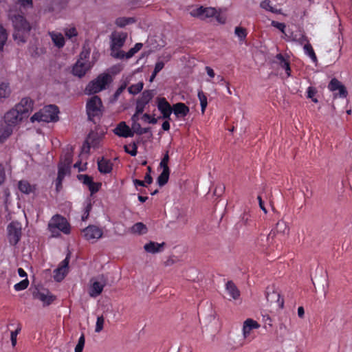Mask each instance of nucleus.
<instances>
[{
    "instance_id": "f257e3e1",
    "label": "nucleus",
    "mask_w": 352,
    "mask_h": 352,
    "mask_svg": "<svg viewBox=\"0 0 352 352\" xmlns=\"http://www.w3.org/2000/svg\"><path fill=\"white\" fill-rule=\"evenodd\" d=\"M33 109V101L29 98H23L21 100L9 110L4 116L6 126L13 127L20 124L22 120L29 116Z\"/></svg>"
},
{
    "instance_id": "f03ea898",
    "label": "nucleus",
    "mask_w": 352,
    "mask_h": 352,
    "mask_svg": "<svg viewBox=\"0 0 352 352\" xmlns=\"http://www.w3.org/2000/svg\"><path fill=\"white\" fill-rule=\"evenodd\" d=\"M9 18L12 22L14 32L13 37L18 43H25V36L29 33L31 27L24 16L19 14H16L10 11Z\"/></svg>"
},
{
    "instance_id": "7ed1b4c3",
    "label": "nucleus",
    "mask_w": 352,
    "mask_h": 352,
    "mask_svg": "<svg viewBox=\"0 0 352 352\" xmlns=\"http://www.w3.org/2000/svg\"><path fill=\"white\" fill-rule=\"evenodd\" d=\"M113 79L110 74L102 73L98 75L94 80L88 83L85 89L87 95L97 94L107 89Z\"/></svg>"
},
{
    "instance_id": "20e7f679",
    "label": "nucleus",
    "mask_w": 352,
    "mask_h": 352,
    "mask_svg": "<svg viewBox=\"0 0 352 352\" xmlns=\"http://www.w3.org/2000/svg\"><path fill=\"white\" fill-rule=\"evenodd\" d=\"M59 113L58 109L56 105L50 104L44 107L38 112L35 113L30 118L32 122L37 121L38 122H50L58 120Z\"/></svg>"
},
{
    "instance_id": "39448f33",
    "label": "nucleus",
    "mask_w": 352,
    "mask_h": 352,
    "mask_svg": "<svg viewBox=\"0 0 352 352\" xmlns=\"http://www.w3.org/2000/svg\"><path fill=\"white\" fill-rule=\"evenodd\" d=\"M127 34L126 32H115L111 35V55L118 59H122L124 51L120 48L124 45Z\"/></svg>"
},
{
    "instance_id": "423d86ee",
    "label": "nucleus",
    "mask_w": 352,
    "mask_h": 352,
    "mask_svg": "<svg viewBox=\"0 0 352 352\" xmlns=\"http://www.w3.org/2000/svg\"><path fill=\"white\" fill-rule=\"evenodd\" d=\"M48 229L53 236L58 235V230L66 234L70 232V226L67 219L58 214L52 217L48 223Z\"/></svg>"
},
{
    "instance_id": "0eeeda50",
    "label": "nucleus",
    "mask_w": 352,
    "mask_h": 352,
    "mask_svg": "<svg viewBox=\"0 0 352 352\" xmlns=\"http://www.w3.org/2000/svg\"><path fill=\"white\" fill-rule=\"evenodd\" d=\"M86 110L90 120H92L95 117L100 116L102 112L101 99L97 96L91 97L87 102Z\"/></svg>"
},
{
    "instance_id": "6e6552de",
    "label": "nucleus",
    "mask_w": 352,
    "mask_h": 352,
    "mask_svg": "<svg viewBox=\"0 0 352 352\" xmlns=\"http://www.w3.org/2000/svg\"><path fill=\"white\" fill-rule=\"evenodd\" d=\"M89 52H82L80 54V59L78 60L72 69L74 75L81 78L85 76L86 72L91 68V65L87 60L89 57Z\"/></svg>"
},
{
    "instance_id": "1a4fd4ad",
    "label": "nucleus",
    "mask_w": 352,
    "mask_h": 352,
    "mask_svg": "<svg viewBox=\"0 0 352 352\" xmlns=\"http://www.w3.org/2000/svg\"><path fill=\"white\" fill-rule=\"evenodd\" d=\"M90 283L89 294L91 297L96 298L103 291L104 286L107 285V279L102 275L96 278H91Z\"/></svg>"
},
{
    "instance_id": "9d476101",
    "label": "nucleus",
    "mask_w": 352,
    "mask_h": 352,
    "mask_svg": "<svg viewBox=\"0 0 352 352\" xmlns=\"http://www.w3.org/2000/svg\"><path fill=\"white\" fill-rule=\"evenodd\" d=\"M7 229L10 243L12 245H15L21 239V225L19 222L12 221L8 226Z\"/></svg>"
},
{
    "instance_id": "9b49d317",
    "label": "nucleus",
    "mask_w": 352,
    "mask_h": 352,
    "mask_svg": "<svg viewBox=\"0 0 352 352\" xmlns=\"http://www.w3.org/2000/svg\"><path fill=\"white\" fill-rule=\"evenodd\" d=\"M217 14V10L212 7H203L195 8L190 11V15L194 17H198L201 19L213 17Z\"/></svg>"
},
{
    "instance_id": "f8f14e48",
    "label": "nucleus",
    "mask_w": 352,
    "mask_h": 352,
    "mask_svg": "<svg viewBox=\"0 0 352 352\" xmlns=\"http://www.w3.org/2000/svg\"><path fill=\"white\" fill-rule=\"evenodd\" d=\"M85 238L88 241H96L102 236V230L96 226H89L83 230Z\"/></svg>"
},
{
    "instance_id": "ddd939ff",
    "label": "nucleus",
    "mask_w": 352,
    "mask_h": 352,
    "mask_svg": "<svg viewBox=\"0 0 352 352\" xmlns=\"http://www.w3.org/2000/svg\"><path fill=\"white\" fill-rule=\"evenodd\" d=\"M157 106L158 110L161 112L163 119H170L173 113V107L168 102L165 98H157Z\"/></svg>"
},
{
    "instance_id": "4468645a",
    "label": "nucleus",
    "mask_w": 352,
    "mask_h": 352,
    "mask_svg": "<svg viewBox=\"0 0 352 352\" xmlns=\"http://www.w3.org/2000/svg\"><path fill=\"white\" fill-rule=\"evenodd\" d=\"M33 297L35 299L41 300L43 305H50L55 299V297L47 290L36 289L33 292Z\"/></svg>"
},
{
    "instance_id": "2eb2a0df",
    "label": "nucleus",
    "mask_w": 352,
    "mask_h": 352,
    "mask_svg": "<svg viewBox=\"0 0 352 352\" xmlns=\"http://www.w3.org/2000/svg\"><path fill=\"white\" fill-rule=\"evenodd\" d=\"M69 262V257L67 256L66 258L61 262L60 265L54 270V278L56 281H61L67 273L68 265Z\"/></svg>"
},
{
    "instance_id": "dca6fc26",
    "label": "nucleus",
    "mask_w": 352,
    "mask_h": 352,
    "mask_svg": "<svg viewBox=\"0 0 352 352\" xmlns=\"http://www.w3.org/2000/svg\"><path fill=\"white\" fill-rule=\"evenodd\" d=\"M100 143V138L96 133L91 132L89 134L82 146V151L88 153L91 146L98 147Z\"/></svg>"
},
{
    "instance_id": "f3484780",
    "label": "nucleus",
    "mask_w": 352,
    "mask_h": 352,
    "mask_svg": "<svg viewBox=\"0 0 352 352\" xmlns=\"http://www.w3.org/2000/svg\"><path fill=\"white\" fill-rule=\"evenodd\" d=\"M113 132L120 137L128 138L133 136V132L124 122L119 123L113 130Z\"/></svg>"
},
{
    "instance_id": "a211bd4d",
    "label": "nucleus",
    "mask_w": 352,
    "mask_h": 352,
    "mask_svg": "<svg viewBox=\"0 0 352 352\" xmlns=\"http://www.w3.org/2000/svg\"><path fill=\"white\" fill-rule=\"evenodd\" d=\"M266 298L270 303L276 302L280 307H283V300L280 298V294L273 289H267L266 292Z\"/></svg>"
},
{
    "instance_id": "6ab92c4d",
    "label": "nucleus",
    "mask_w": 352,
    "mask_h": 352,
    "mask_svg": "<svg viewBox=\"0 0 352 352\" xmlns=\"http://www.w3.org/2000/svg\"><path fill=\"white\" fill-rule=\"evenodd\" d=\"M190 111L189 107L184 103L177 102L173 106V112L177 118H184Z\"/></svg>"
},
{
    "instance_id": "aec40b11",
    "label": "nucleus",
    "mask_w": 352,
    "mask_h": 352,
    "mask_svg": "<svg viewBox=\"0 0 352 352\" xmlns=\"http://www.w3.org/2000/svg\"><path fill=\"white\" fill-rule=\"evenodd\" d=\"M260 327V325L259 324L252 320V319H247L244 323H243V337L245 338H247L252 329H258Z\"/></svg>"
},
{
    "instance_id": "412c9836",
    "label": "nucleus",
    "mask_w": 352,
    "mask_h": 352,
    "mask_svg": "<svg viewBox=\"0 0 352 352\" xmlns=\"http://www.w3.org/2000/svg\"><path fill=\"white\" fill-rule=\"evenodd\" d=\"M164 243H159L154 241H150L144 245V250L151 254H156L163 250Z\"/></svg>"
},
{
    "instance_id": "4be33fe9",
    "label": "nucleus",
    "mask_w": 352,
    "mask_h": 352,
    "mask_svg": "<svg viewBox=\"0 0 352 352\" xmlns=\"http://www.w3.org/2000/svg\"><path fill=\"white\" fill-rule=\"evenodd\" d=\"M48 34L50 35L54 45L58 48H62L65 45V38L63 35L58 32H49Z\"/></svg>"
},
{
    "instance_id": "5701e85b",
    "label": "nucleus",
    "mask_w": 352,
    "mask_h": 352,
    "mask_svg": "<svg viewBox=\"0 0 352 352\" xmlns=\"http://www.w3.org/2000/svg\"><path fill=\"white\" fill-rule=\"evenodd\" d=\"M226 290L227 294L234 300H237L240 297V292L232 281H228L226 284Z\"/></svg>"
},
{
    "instance_id": "b1692460",
    "label": "nucleus",
    "mask_w": 352,
    "mask_h": 352,
    "mask_svg": "<svg viewBox=\"0 0 352 352\" xmlns=\"http://www.w3.org/2000/svg\"><path fill=\"white\" fill-rule=\"evenodd\" d=\"M98 170L101 173H109L112 170V163L102 157L101 160L98 162Z\"/></svg>"
},
{
    "instance_id": "393cba45",
    "label": "nucleus",
    "mask_w": 352,
    "mask_h": 352,
    "mask_svg": "<svg viewBox=\"0 0 352 352\" xmlns=\"http://www.w3.org/2000/svg\"><path fill=\"white\" fill-rule=\"evenodd\" d=\"M18 188L21 192L27 195L34 192L36 190V186L30 184L26 180L20 181L18 184Z\"/></svg>"
},
{
    "instance_id": "a878e982",
    "label": "nucleus",
    "mask_w": 352,
    "mask_h": 352,
    "mask_svg": "<svg viewBox=\"0 0 352 352\" xmlns=\"http://www.w3.org/2000/svg\"><path fill=\"white\" fill-rule=\"evenodd\" d=\"M148 231L147 227L142 222L135 223L131 228L130 232L135 234H144Z\"/></svg>"
},
{
    "instance_id": "bb28decb",
    "label": "nucleus",
    "mask_w": 352,
    "mask_h": 352,
    "mask_svg": "<svg viewBox=\"0 0 352 352\" xmlns=\"http://www.w3.org/2000/svg\"><path fill=\"white\" fill-rule=\"evenodd\" d=\"M154 95V90H145L142 92L140 98L138 100V101L146 105L152 100Z\"/></svg>"
},
{
    "instance_id": "cd10ccee",
    "label": "nucleus",
    "mask_w": 352,
    "mask_h": 352,
    "mask_svg": "<svg viewBox=\"0 0 352 352\" xmlns=\"http://www.w3.org/2000/svg\"><path fill=\"white\" fill-rule=\"evenodd\" d=\"M277 60L279 63L280 66L285 70L287 76H290V66L289 63L287 60L285 59L283 56L280 54H278L276 56Z\"/></svg>"
},
{
    "instance_id": "c85d7f7f",
    "label": "nucleus",
    "mask_w": 352,
    "mask_h": 352,
    "mask_svg": "<svg viewBox=\"0 0 352 352\" xmlns=\"http://www.w3.org/2000/svg\"><path fill=\"white\" fill-rule=\"evenodd\" d=\"M135 21L133 17H118L115 21V24L120 27L124 28L126 25L133 23Z\"/></svg>"
},
{
    "instance_id": "c756f323",
    "label": "nucleus",
    "mask_w": 352,
    "mask_h": 352,
    "mask_svg": "<svg viewBox=\"0 0 352 352\" xmlns=\"http://www.w3.org/2000/svg\"><path fill=\"white\" fill-rule=\"evenodd\" d=\"M70 166L59 164L58 172L57 179L59 181V184L62 183L65 176L69 172Z\"/></svg>"
},
{
    "instance_id": "7c9ffc66",
    "label": "nucleus",
    "mask_w": 352,
    "mask_h": 352,
    "mask_svg": "<svg viewBox=\"0 0 352 352\" xmlns=\"http://www.w3.org/2000/svg\"><path fill=\"white\" fill-rule=\"evenodd\" d=\"M261 8L263 9L271 12L272 13H277L278 10L275 7V6L272 3L270 0H264L260 3Z\"/></svg>"
},
{
    "instance_id": "2f4dec72",
    "label": "nucleus",
    "mask_w": 352,
    "mask_h": 352,
    "mask_svg": "<svg viewBox=\"0 0 352 352\" xmlns=\"http://www.w3.org/2000/svg\"><path fill=\"white\" fill-rule=\"evenodd\" d=\"M303 49L305 54L309 56L313 62L316 63L317 61V57L311 44L309 42L306 43Z\"/></svg>"
},
{
    "instance_id": "473e14b6",
    "label": "nucleus",
    "mask_w": 352,
    "mask_h": 352,
    "mask_svg": "<svg viewBox=\"0 0 352 352\" xmlns=\"http://www.w3.org/2000/svg\"><path fill=\"white\" fill-rule=\"evenodd\" d=\"M170 170H162V172L157 177V183L160 186H164L168 181Z\"/></svg>"
},
{
    "instance_id": "72a5a7b5",
    "label": "nucleus",
    "mask_w": 352,
    "mask_h": 352,
    "mask_svg": "<svg viewBox=\"0 0 352 352\" xmlns=\"http://www.w3.org/2000/svg\"><path fill=\"white\" fill-rule=\"evenodd\" d=\"M11 93V90L8 83L1 82L0 83V98H8Z\"/></svg>"
},
{
    "instance_id": "f704fd0d",
    "label": "nucleus",
    "mask_w": 352,
    "mask_h": 352,
    "mask_svg": "<svg viewBox=\"0 0 352 352\" xmlns=\"http://www.w3.org/2000/svg\"><path fill=\"white\" fill-rule=\"evenodd\" d=\"M274 231H275V233L277 232L279 234H285L288 233L289 228L285 221H280L276 223L275 230Z\"/></svg>"
},
{
    "instance_id": "c9c22d12",
    "label": "nucleus",
    "mask_w": 352,
    "mask_h": 352,
    "mask_svg": "<svg viewBox=\"0 0 352 352\" xmlns=\"http://www.w3.org/2000/svg\"><path fill=\"white\" fill-rule=\"evenodd\" d=\"M12 133V129L10 126L0 127V142H3Z\"/></svg>"
},
{
    "instance_id": "e433bc0d",
    "label": "nucleus",
    "mask_w": 352,
    "mask_h": 352,
    "mask_svg": "<svg viewBox=\"0 0 352 352\" xmlns=\"http://www.w3.org/2000/svg\"><path fill=\"white\" fill-rule=\"evenodd\" d=\"M128 82L126 81H124L116 91L114 94L113 95L112 98H111L110 101L111 102H115L118 100V98L120 97V94L124 91V90L126 89L127 86Z\"/></svg>"
},
{
    "instance_id": "4c0bfd02",
    "label": "nucleus",
    "mask_w": 352,
    "mask_h": 352,
    "mask_svg": "<svg viewBox=\"0 0 352 352\" xmlns=\"http://www.w3.org/2000/svg\"><path fill=\"white\" fill-rule=\"evenodd\" d=\"M143 82H139L137 84L132 85L128 88L129 92L132 95H136L139 94L143 89Z\"/></svg>"
},
{
    "instance_id": "58836bf2",
    "label": "nucleus",
    "mask_w": 352,
    "mask_h": 352,
    "mask_svg": "<svg viewBox=\"0 0 352 352\" xmlns=\"http://www.w3.org/2000/svg\"><path fill=\"white\" fill-rule=\"evenodd\" d=\"M8 38V34L6 29L0 25V52L3 51V46L5 45Z\"/></svg>"
},
{
    "instance_id": "ea45409f",
    "label": "nucleus",
    "mask_w": 352,
    "mask_h": 352,
    "mask_svg": "<svg viewBox=\"0 0 352 352\" xmlns=\"http://www.w3.org/2000/svg\"><path fill=\"white\" fill-rule=\"evenodd\" d=\"M198 98L200 102L201 112L202 113H204L208 104L207 97L205 95V94L201 90L198 91Z\"/></svg>"
},
{
    "instance_id": "a19ab883",
    "label": "nucleus",
    "mask_w": 352,
    "mask_h": 352,
    "mask_svg": "<svg viewBox=\"0 0 352 352\" xmlns=\"http://www.w3.org/2000/svg\"><path fill=\"white\" fill-rule=\"evenodd\" d=\"M234 34L240 41H243L247 36V31L242 27H236Z\"/></svg>"
},
{
    "instance_id": "79ce46f5",
    "label": "nucleus",
    "mask_w": 352,
    "mask_h": 352,
    "mask_svg": "<svg viewBox=\"0 0 352 352\" xmlns=\"http://www.w3.org/2000/svg\"><path fill=\"white\" fill-rule=\"evenodd\" d=\"M64 33L68 38H72L78 35V32L75 27H69L65 28Z\"/></svg>"
},
{
    "instance_id": "37998d69",
    "label": "nucleus",
    "mask_w": 352,
    "mask_h": 352,
    "mask_svg": "<svg viewBox=\"0 0 352 352\" xmlns=\"http://www.w3.org/2000/svg\"><path fill=\"white\" fill-rule=\"evenodd\" d=\"M124 151L131 156H135L138 153V146L135 143L124 146Z\"/></svg>"
},
{
    "instance_id": "c03bdc74",
    "label": "nucleus",
    "mask_w": 352,
    "mask_h": 352,
    "mask_svg": "<svg viewBox=\"0 0 352 352\" xmlns=\"http://www.w3.org/2000/svg\"><path fill=\"white\" fill-rule=\"evenodd\" d=\"M29 285V280L27 278H25L24 280L20 281L19 283L15 284L14 285V288L16 291H21L28 287Z\"/></svg>"
},
{
    "instance_id": "a18cd8bd",
    "label": "nucleus",
    "mask_w": 352,
    "mask_h": 352,
    "mask_svg": "<svg viewBox=\"0 0 352 352\" xmlns=\"http://www.w3.org/2000/svg\"><path fill=\"white\" fill-rule=\"evenodd\" d=\"M104 323V317L102 316H98L96 323V327H95L96 333H100L103 329Z\"/></svg>"
},
{
    "instance_id": "49530a36",
    "label": "nucleus",
    "mask_w": 352,
    "mask_h": 352,
    "mask_svg": "<svg viewBox=\"0 0 352 352\" xmlns=\"http://www.w3.org/2000/svg\"><path fill=\"white\" fill-rule=\"evenodd\" d=\"M342 85V83L336 78H333L329 85L328 88L331 91H336L337 89Z\"/></svg>"
},
{
    "instance_id": "de8ad7c7",
    "label": "nucleus",
    "mask_w": 352,
    "mask_h": 352,
    "mask_svg": "<svg viewBox=\"0 0 352 352\" xmlns=\"http://www.w3.org/2000/svg\"><path fill=\"white\" fill-rule=\"evenodd\" d=\"M72 162V152L68 150L67 152L64 155V157L61 160V162L60 164H62L64 165H67L68 166H70Z\"/></svg>"
},
{
    "instance_id": "09e8293b",
    "label": "nucleus",
    "mask_w": 352,
    "mask_h": 352,
    "mask_svg": "<svg viewBox=\"0 0 352 352\" xmlns=\"http://www.w3.org/2000/svg\"><path fill=\"white\" fill-rule=\"evenodd\" d=\"M91 209V204L90 201H87L85 205L84 212L82 215V221H85L86 219H87L89 215Z\"/></svg>"
},
{
    "instance_id": "8fccbe9b",
    "label": "nucleus",
    "mask_w": 352,
    "mask_h": 352,
    "mask_svg": "<svg viewBox=\"0 0 352 352\" xmlns=\"http://www.w3.org/2000/svg\"><path fill=\"white\" fill-rule=\"evenodd\" d=\"M85 336L82 334L78 339V342L75 347L74 352H82V350H83V348L85 346Z\"/></svg>"
},
{
    "instance_id": "3c124183",
    "label": "nucleus",
    "mask_w": 352,
    "mask_h": 352,
    "mask_svg": "<svg viewBox=\"0 0 352 352\" xmlns=\"http://www.w3.org/2000/svg\"><path fill=\"white\" fill-rule=\"evenodd\" d=\"M168 161H169V156H168V152H166L160 164V166L162 169L170 170L168 168Z\"/></svg>"
},
{
    "instance_id": "603ef678",
    "label": "nucleus",
    "mask_w": 352,
    "mask_h": 352,
    "mask_svg": "<svg viewBox=\"0 0 352 352\" xmlns=\"http://www.w3.org/2000/svg\"><path fill=\"white\" fill-rule=\"evenodd\" d=\"M307 93V98H311L312 101L315 103L318 102V100L316 98H314L316 95V90L313 87H309Z\"/></svg>"
},
{
    "instance_id": "864d4df0",
    "label": "nucleus",
    "mask_w": 352,
    "mask_h": 352,
    "mask_svg": "<svg viewBox=\"0 0 352 352\" xmlns=\"http://www.w3.org/2000/svg\"><path fill=\"white\" fill-rule=\"evenodd\" d=\"M80 179H82L83 184L89 186L91 184L93 185L92 178L87 175H80L79 176Z\"/></svg>"
},
{
    "instance_id": "5fc2aeb1",
    "label": "nucleus",
    "mask_w": 352,
    "mask_h": 352,
    "mask_svg": "<svg viewBox=\"0 0 352 352\" xmlns=\"http://www.w3.org/2000/svg\"><path fill=\"white\" fill-rule=\"evenodd\" d=\"M271 24L273 27L278 29L282 32H285V29L286 28L285 23L272 21Z\"/></svg>"
},
{
    "instance_id": "6e6d98bb",
    "label": "nucleus",
    "mask_w": 352,
    "mask_h": 352,
    "mask_svg": "<svg viewBox=\"0 0 352 352\" xmlns=\"http://www.w3.org/2000/svg\"><path fill=\"white\" fill-rule=\"evenodd\" d=\"M338 91V94L337 95L339 96L340 98H346L347 96V91L345 88V87L342 84V85L337 89Z\"/></svg>"
},
{
    "instance_id": "4d7b16f0",
    "label": "nucleus",
    "mask_w": 352,
    "mask_h": 352,
    "mask_svg": "<svg viewBox=\"0 0 352 352\" xmlns=\"http://www.w3.org/2000/svg\"><path fill=\"white\" fill-rule=\"evenodd\" d=\"M19 330L20 329H16L14 331H12L10 333V340H11L12 346H15V345L16 344V337L19 332Z\"/></svg>"
},
{
    "instance_id": "13d9d810",
    "label": "nucleus",
    "mask_w": 352,
    "mask_h": 352,
    "mask_svg": "<svg viewBox=\"0 0 352 352\" xmlns=\"http://www.w3.org/2000/svg\"><path fill=\"white\" fill-rule=\"evenodd\" d=\"M6 180V171L3 166L0 163V186H1Z\"/></svg>"
},
{
    "instance_id": "bf43d9fd",
    "label": "nucleus",
    "mask_w": 352,
    "mask_h": 352,
    "mask_svg": "<svg viewBox=\"0 0 352 352\" xmlns=\"http://www.w3.org/2000/svg\"><path fill=\"white\" fill-rule=\"evenodd\" d=\"M145 106H146V104L137 100L136 107H135V112L137 113L141 114L144 111Z\"/></svg>"
},
{
    "instance_id": "052dcab7",
    "label": "nucleus",
    "mask_w": 352,
    "mask_h": 352,
    "mask_svg": "<svg viewBox=\"0 0 352 352\" xmlns=\"http://www.w3.org/2000/svg\"><path fill=\"white\" fill-rule=\"evenodd\" d=\"M216 20L221 24H224L226 21V17L224 15L221 14L217 11V14L214 16Z\"/></svg>"
},
{
    "instance_id": "680f3d73",
    "label": "nucleus",
    "mask_w": 352,
    "mask_h": 352,
    "mask_svg": "<svg viewBox=\"0 0 352 352\" xmlns=\"http://www.w3.org/2000/svg\"><path fill=\"white\" fill-rule=\"evenodd\" d=\"M164 67V62L162 61H158L156 63L155 65V68H154V70L153 72H155V73H159Z\"/></svg>"
},
{
    "instance_id": "e2e57ef3",
    "label": "nucleus",
    "mask_w": 352,
    "mask_h": 352,
    "mask_svg": "<svg viewBox=\"0 0 352 352\" xmlns=\"http://www.w3.org/2000/svg\"><path fill=\"white\" fill-rule=\"evenodd\" d=\"M131 129L133 130V133H136L139 135V132L142 130L141 125L139 122L132 123Z\"/></svg>"
},
{
    "instance_id": "0e129e2a",
    "label": "nucleus",
    "mask_w": 352,
    "mask_h": 352,
    "mask_svg": "<svg viewBox=\"0 0 352 352\" xmlns=\"http://www.w3.org/2000/svg\"><path fill=\"white\" fill-rule=\"evenodd\" d=\"M135 50L133 48L130 49L126 53L124 52L122 58H125L126 59H129L135 55Z\"/></svg>"
},
{
    "instance_id": "69168bd1",
    "label": "nucleus",
    "mask_w": 352,
    "mask_h": 352,
    "mask_svg": "<svg viewBox=\"0 0 352 352\" xmlns=\"http://www.w3.org/2000/svg\"><path fill=\"white\" fill-rule=\"evenodd\" d=\"M275 231H271L267 237L268 245H270L273 243L274 238L275 237Z\"/></svg>"
},
{
    "instance_id": "338daca9",
    "label": "nucleus",
    "mask_w": 352,
    "mask_h": 352,
    "mask_svg": "<svg viewBox=\"0 0 352 352\" xmlns=\"http://www.w3.org/2000/svg\"><path fill=\"white\" fill-rule=\"evenodd\" d=\"M19 2L21 4V6L25 7H32V0H18Z\"/></svg>"
},
{
    "instance_id": "774afa93",
    "label": "nucleus",
    "mask_w": 352,
    "mask_h": 352,
    "mask_svg": "<svg viewBox=\"0 0 352 352\" xmlns=\"http://www.w3.org/2000/svg\"><path fill=\"white\" fill-rule=\"evenodd\" d=\"M206 71L207 72V74L210 78H214V76H215L214 72V70L211 67H210L208 66L206 67Z\"/></svg>"
}]
</instances>
